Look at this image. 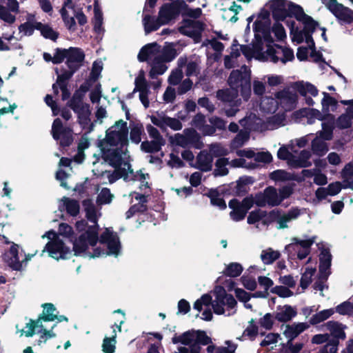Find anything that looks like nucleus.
<instances>
[{
  "instance_id": "41",
  "label": "nucleus",
  "mask_w": 353,
  "mask_h": 353,
  "mask_svg": "<svg viewBox=\"0 0 353 353\" xmlns=\"http://www.w3.org/2000/svg\"><path fill=\"white\" fill-rule=\"evenodd\" d=\"M68 70L62 69L61 74H59V70L57 68L55 70V72L57 74V78L54 83H69V81L72 77L74 74L77 71V68L74 67L72 68H68Z\"/></svg>"
},
{
  "instance_id": "40",
  "label": "nucleus",
  "mask_w": 353,
  "mask_h": 353,
  "mask_svg": "<svg viewBox=\"0 0 353 353\" xmlns=\"http://www.w3.org/2000/svg\"><path fill=\"white\" fill-rule=\"evenodd\" d=\"M309 112L307 114V123L312 124L314 122V119H316L319 121H324L327 118H330L332 120H334V116L332 114H326L322 113L319 110L315 108H310Z\"/></svg>"
},
{
  "instance_id": "46",
  "label": "nucleus",
  "mask_w": 353,
  "mask_h": 353,
  "mask_svg": "<svg viewBox=\"0 0 353 353\" xmlns=\"http://www.w3.org/2000/svg\"><path fill=\"white\" fill-rule=\"evenodd\" d=\"M270 178L275 181H287L295 179L292 174L284 170L273 171L270 174Z\"/></svg>"
},
{
  "instance_id": "58",
  "label": "nucleus",
  "mask_w": 353,
  "mask_h": 353,
  "mask_svg": "<svg viewBox=\"0 0 353 353\" xmlns=\"http://www.w3.org/2000/svg\"><path fill=\"white\" fill-rule=\"evenodd\" d=\"M181 15L196 19L202 14V10L200 8H190L188 5L181 8Z\"/></svg>"
},
{
  "instance_id": "22",
  "label": "nucleus",
  "mask_w": 353,
  "mask_h": 353,
  "mask_svg": "<svg viewBox=\"0 0 353 353\" xmlns=\"http://www.w3.org/2000/svg\"><path fill=\"white\" fill-rule=\"evenodd\" d=\"M296 314L297 312L294 307L285 305L277 307L275 319L279 322L285 323L291 321Z\"/></svg>"
},
{
  "instance_id": "54",
  "label": "nucleus",
  "mask_w": 353,
  "mask_h": 353,
  "mask_svg": "<svg viewBox=\"0 0 353 353\" xmlns=\"http://www.w3.org/2000/svg\"><path fill=\"white\" fill-rule=\"evenodd\" d=\"M60 14L67 28L72 32L77 29V24L74 17H69L68 12L65 8H61Z\"/></svg>"
},
{
  "instance_id": "5",
  "label": "nucleus",
  "mask_w": 353,
  "mask_h": 353,
  "mask_svg": "<svg viewBox=\"0 0 353 353\" xmlns=\"http://www.w3.org/2000/svg\"><path fill=\"white\" fill-rule=\"evenodd\" d=\"M101 243H105L108 245L109 252L108 253L101 251L99 248L94 250L93 254H90V258L99 257L107 254H114L117 256L120 250V242L117 234L109 228H105L100 237Z\"/></svg>"
},
{
  "instance_id": "18",
  "label": "nucleus",
  "mask_w": 353,
  "mask_h": 353,
  "mask_svg": "<svg viewBox=\"0 0 353 353\" xmlns=\"http://www.w3.org/2000/svg\"><path fill=\"white\" fill-rule=\"evenodd\" d=\"M85 59V53L82 49L76 47H70L68 49L66 65L68 68H77V70L83 65Z\"/></svg>"
},
{
  "instance_id": "3",
  "label": "nucleus",
  "mask_w": 353,
  "mask_h": 353,
  "mask_svg": "<svg viewBox=\"0 0 353 353\" xmlns=\"http://www.w3.org/2000/svg\"><path fill=\"white\" fill-rule=\"evenodd\" d=\"M216 299L212 302V307L214 312L217 314H223L225 311L224 306H226L228 312V316L232 315L235 313L234 309L236 305V301L234 298L225 292L223 288L219 287L215 289Z\"/></svg>"
},
{
  "instance_id": "27",
  "label": "nucleus",
  "mask_w": 353,
  "mask_h": 353,
  "mask_svg": "<svg viewBox=\"0 0 353 353\" xmlns=\"http://www.w3.org/2000/svg\"><path fill=\"white\" fill-rule=\"evenodd\" d=\"M77 114L78 122L83 128H85L90 122V105L88 103H84L80 108L74 111Z\"/></svg>"
},
{
  "instance_id": "45",
  "label": "nucleus",
  "mask_w": 353,
  "mask_h": 353,
  "mask_svg": "<svg viewBox=\"0 0 353 353\" xmlns=\"http://www.w3.org/2000/svg\"><path fill=\"white\" fill-rule=\"evenodd\" d=\"M69 83H53L52 88L53 93L55 96H57L59 93V90L61 91V100L66 101L70 99L71 92L69 89Z\"/></svg>"
},
{
  "instance_id": "26",
  "label": "nucleus",
  "mask_w": 353,
  "mask_h": 353,
  "mask_svg": "<svg viewBox=\"0 0 353 353\" xmlns=\"http://www.w3.org/2000/svg\"><path fill=\"white\" fill-rule=\"evenodd\" d=\"M212 157L208 152H201L196 157V168L202 172H209L212 168Z\"/></svg>"
},
{
  "instance_id": "47",
  "label": "nucleus",
  "mask_w": 353,
  "mask_h": 353,
  "mask_svg": "<svg viewBox=\"0 0 353 353\" xmlns=\"http://www.w3.org/2000/svg\"><path fill=\"white\" fill-rule=\"evenodd\" d=\"M85 95L76 90L71 99L67 102L66 105L71 108L73 111H76V109L80 108L81 105H83V99Z\"/></svg>"
},
{
  "instance_id": "19",
  "label": "nucleus",
  "mask_w": 353,
  "mask_h": 353,
  "mask_svg": "<svg viewBox=\"0 0 353 353\" xmlns=\"http://www.w3.org/2000/svg\"><path fill=\"white\" fill-rule=\"evenodd\" d=\"M326 330L330 332V336H332L333 339L332 341H338L339 339L344 340L346 338L345 330L347 328L345 325L335 321H330L324 324Z\"/></svg>"
},
{
  "instance_id": "55",
  "label": "nucleus",
  "mask_w": 353,
  "mask_h": 353,
  "mask_svg": "<svg viewBox=\"0 0 353 353\" xmlns=\"http://www.w3.org/2000/svg\"><path fill=\"white\" fill-rule=\"evenodd\" d=\"M114 335L109 338L105 337L103 341L102 350L104 353H114L115 351L116 344V332L113 331Z\"/></svg>"
},
{
  "instance_id": "11",
  "label": "nucleus",
  "mask_w": 353,
  "mask_h": 353,
  "mask_svg": "<svg viewBox=\"0 0 353 353\" xmlns=\"http://www.w3.org/2000/svg\"><path fill=\"white\" fill-rule=\"evenodd\" d=\"M315 242V237L308 239L301 240L298 238H294L292 243L286 245L285 250L292 252L293 251L297 253V257L302 260L310 254L311 245Z\"/></svg>"
},
{
  "instance_id": "8",
  "label": "nucleus",
  "mask_w": 353,
  "mask_h": 353,
  "mask_svg": "<svg viewBox=\"0 0 353 353\" xmlns=\"http://www.w3.org/2000/svg\"><path fill=\"white\" fill-rule=\"evenodd\" d=\"M187 6L183 0H175L163 3L159 8L158 16L165 25L176 19L181 13V8Z\"/></svg>"
},
{
  "instance_id": "63",
  "label": "nucleus",
  "mask_w": 353,
  "mask_h": 353,
  "mask_svg": "<svg viewBox=\"0 0 353 353\" xmlns=\"http://www.w3.org/2000/svg\"><path fill=\"white\" fill-rule=\"evenodd\" d=\"M10 12L6 6L0 5V19L9 24H12L15 21L16 17Z\"/></svg>"
},
{
  "instance_id": "29",
  "label": "nucleus",
  "mask_w": 353,
  "mask_h": 353,
  "mask_svg": "<svg viewBox=\"0 0 353 353\" xmlns=\"http://www.w3.org/2000/svg\"><path fill=\"white\" fill-rule=\"evenodd\" d=\"M36 30H39L41 34L47 39L56 41L59 38V33L53 30L48 24H43L41 22H37Z\"/></svg>"
},
{
  "instance_id": "23",
  "label": "nucleus",
  "mask_w": 353,
  "mask_h": 353,
  "mask_svg": "<svg viewBox=\"0 0 353 353\" xmlns=\"http://www.w3.org/2000/svg\"><path fill=\"white\" fill-rule=\"evenodd\" d=\"M103 154V159L108 162L112 167H118L122 164V157L117 150L105 149L101 148Z\"/></svg>"
},
{
  "instance_id": "39",
  "label": "nucleus",
  "mask_w": 353,
  "mask_h": 353,
  "mask_svg": "<svg viewBox=\"0 0 353 353\" xmlns=\"http://www.w3.org/2000/svg\"><path fill=\"white\" fill-rule=\"evenodd\" d=\"M157 46V43H148L143 46L138 54V60L140 62L147 61L150 56L154 54Z\"/></svg>"
},
{
  "instance_id": "12",
  "label": "nucleus",
  "mask_w": 353,
  "mask_h": 353,
  "mask_svg": "<svg viewBox=\"0 0 353 353\" xmlns=\"http://www.w3.org/2000/svg\"><path fill=\"white\" fill-rule=\"evenodd\" d=\"M326 6L329 10L344 23L350 24L353 22V10L338 3L337 0H329Z\"/></svg>"
},
{
  "instance_id": "34",
  "label": "nucleus",
  "mask_w": 353,
  "mask_h": 353,
  "mask_svg": "<svg viewBox=\"0 0 353 353\" xmlns=\"http://www.w3.org/2000/svg\"><path fill=\"white\" fill-rule=\"evenodd\" d=\"M83 205L86 212V217L94 223H97L99 216H101L99 210L91 202V200H83Z\"/></svg>"
},
{
  "instance_id": "33",
  "label": "nucleus",
  "mask_w": 353,
  "mask_h": 353,
  "mask_svg": "<svg viewBox=\"0 0 353 353\" xmlns=\"http://www.w3.org/2000/svg\"><path fill=\"white\" fill-rule=\"evenodd\" d=\"M239 95V92L236 89H221L216 92V97L223 102L232 103L235 101Z\"/></svg>"
},
{
  "instance_id": "44",
  "label": "nucleus",
  "mask_w": 353,
  "mask_h": 353,
  "mask_svg": "<svg viewBox=\"0 0 353 353\" xmlns=\"http://www.w3.org/2000/svg\"><path fill=\"white\" fill-rule=\"evenodd\" d=\"M135 88L133 92L139 91V92H150L148 83L145 77L143 70L139 71L138 77L135 79Z\"/></svg>"
},
{
  "instance_id": "57",
  "label": "nucleus",
  "mask_w": 353,
  "mask_h": 353,
  "mask_svg": "<svg viewBox=\"0 0 353 353\" xmlns=\"http://www.w3.org/2000/svg\"><path fill=\"white\" fill-rule=\"evenodd\" d=\"M336 125L341 130L347 129L352 126L351 117L350 114H342L340 115L336 121Z\"/></svg>"
},
{
  "instance_id": "52",
  "label": "nucleus",
  "mask_w": 353,
  "mask_h": 353,
  "mask_svg": "<svg viewBox=\"0 0 353 353\" xmlns=\"http://www.w3.org/2000/svg\"><path fill=\"white\" fill-rule=\"evenodd\" d=\"M229 163L228 158H219L215 163L216 169L214 170L215 176H225L228 174V169L225 167Z\"/></svg>"
},
{
  "instance_id": "31",
  "label": "nucleus",
  "mask_w": 353,
  "mask_h": 353,
  "mask_svg": "<svg viewBox=\"0 0 353 353\" xmlns=\"http://www.w3.org/2000/svg\"><path fill=\"white\" fill-rule=\"evenodd\" d=\"M165 62L161 58L155 57L152 61V68L149 72V76L151 79H154L157 75H161L167 70L168 67Z\"/></svg>"
},
{
  "instance_id": "9",
  "label": "nucleus",
  "mask_w": 353,
  "mask_h": 353,
  "mask_svg": "<svg viewBox=\"0 0 353 353\" xmlns=\"http://www.w3.org/2000/svg\"><path fill=\"white\" fill-rule=\"evenodd\" d=\"M72 130L69 127H63L59 118L54 120L52 125V135L54 140H60L61 147H69L73 142Z\"/></svg>"
},
{
  "instance_id": "37",
  "label": "nucleus",
  "mask_w": 353,
  "mask_h": 353,
  "mask_svg": "<svg viewBox=\"0 0 353 353\" xmlns=\"http://www.w3.org/2000/svg\"><path fill=\"white\" fill-rule=\"evenodd\" d=\"M334 312L335 310L333 308L321 310L311 316L310 319V323L312 325L319 324L328 319L334 314Z\"/></svg>"
},
{
  "instance_id": "48",
  "label": "nucleus",
  "mask_w": 353,
  "mask_h": 353,
  "mask_svg": "<svg viewBox=\"0 0 353 353\" xmlns=\"http://www.w3.org/2000/svg\"><path fill=\"white\" fill-rule=\"evenodd\" d=\"M229 186L223 185L214 189H210L207 192L203 194L204 196L209 197V199H220L221 196H228V191Z\"/></svg>"
},
{
  "instance_id": "38",
  "label": "nucleus",
  "mask_w": 353,
  "mask_h": 353,
  "mask_svg": "<svg viewBox=\"0 0 353 353\" xmlns=\"http://www.w3.org/2000/svg\"><path fill=\"white\" fill-rule=\"evenodd\" d=\"M280 256L281 254L279 251L269 248L261 252V259L264 264L269 265L278 259Z\"/></svg>"
},
{
  "instance_id": "32",
  "label": "nucleus",
  "mask_w": 353,
  "mask_h": 353,
  "mask_svg": "<svg viewBox=\"0 0 353 353\" xmlns=\"http://www.w3.org/2000/svg\"><path fill=\"white\" fill-rule=\"evenodd\" d=\"M165 144V141H144L141 144V149L146 153H155L159 152Z\"/></svg>"
},
{
  "instance_id": "49",
  "label": "nucleus",
  "mask_w": 353,
  "mask_h": 353,
  "mask_svg": "<svg viewBox=\"0 0 353 353\" xmlns=\"http://www.w3.org/2000/svg\"><path fill=\"white\" fill-rule=\"evenodd\" d=\"M245 199H279V195L276 188L268 186L264 190L263 194H257L255 197L250 194Z\"/></svg>"
},
{
  "instance_id": "4",
  "label": "nucleus",
  "mask_w": 353,
  "mask_h": 353,
  "mask_svg": "<svg viewBox=\"0 0 353 353\" xmlns=\"http://www.w3.org/2000/svg\"><path fill=\"white\" fill-rule=\"evenodd\" d=\"M319 274L317 281L314 285L315 290L321 292V295L324 296L323 290L327 288L325 284L329 275L330 274V266L332 256L327 249H323L320 254Z\"/></svg>"
},
{
  "instance_id": "6",
  "label": "nucleus",
  "mask_w": 353,
  "mask_h": 353,
  "mask_svg": "<svg viewBox=\"0 0 353 353\" xmlns=\"http://www.w3.org/2000/svg\"><path fill=\"white\" fill-rule=\"evenodd\" d=\"M182 26L178 28L179 32L190 38H192L195 43L201 42L202 32L205 30V23L199 20H192L190 19H183L182 20Z\"/></svg>"
},
{
  "instance_id": "56",
  "label": "nucleus",
  "mask_w": 353,
  "mask_h": 353,
  "mask_svg": "<svg viewBox=\"0 0 353 353\" xmlns=\"http://www.w3.org/2000/svg\"><path fill=\"white\" fill-rule=\"evenodd\" d=\"M243 271V267L237 263H232L229 264L223 273L225 275L230 277H236L241 274Z\"/></svg>"
},
{
  "instance_id": "61",
  "label": "nucleus",
  "mask_w": 353,
  "mask_h": 353,
  "mask_svg": "<svg viewBox=\"0 0 353 353\" xmlns=\"http://www.w3.org/2000/svg\"><path fill=\"white\" fill-rule=\"evenodd\" d=\"M334 310L341 315H350L353 314V303L345 301L336 306Z\"/></svg>"
},
{
  "instance_id": "28",
  "label": "nucleus",
  "mask_w": 353,
  "mask_h": 353,
  "mask_svg": "<svg viewBox=\"0 0 353 353\" xmlns=\"http://www.w3.org/2000/svg\"><path fill=\"white\" fill-rule=\"evenodd\" d=\"M293 88L303 97H306L307 93H310L312 97H316L319 94L316 87L309 82H296Z\"/></svg>"
},
{
  "instance_id": "13",
  "label": "nucleus",
  "mask_w": 353,
  "mask_h": 353,
  "mask_svg": "<svg viewBox=\"0 0 353 353\" xmlns=\"http://www.w3.org/2000/svg\"><path fill=\"white\" fill-rule=\"evenodd\" d=\"M282 108L286 111H292L296 105L298 96L296 93L291 92L289 89H283L276 92L274 94Z\"/></svg>"
},
{
  "instance_id": "60",
  "label": "nucleus",
  "mask_w": 353,
  "mask_h": 353,
  "mask_svg": "<svg viewBox=\"0 0 353 353\" xmlns=\"http://www.w3.org/2000/svg\"><path fill=\"white\" fill-rule=\"evenodd\" d=\"M249 139L250 132L247 130H241L234 138L232 142L236 147H241Z\"/></svg>"
},
{
  "instance_id": "16",
  "label": "nucleus",
  "mask_w": 353,
  "mask_h": 353,
  "mask_svg": "<svg viewBox=\"0 0 353 353\" xmlns=\"http://www.w3.org/2000/svg\"><path fill=\"white\" fill-rule=\"evenodd\" d=\"M23 252L19 250L17 244L11 245L10 250L4 254V261L12 269L19 270L21 268L23 259Z\"/></svg>"
},
{
  "instance_id": "14",
  "label": "nucleus",
  "mask_w": 353,
  "mask_h": 353,
  "mask_svg": "<svg viewBox=\"0 0 353 353\" xmlns=\"http://www.w3.org/2000/svg\"><path fill=\"white\" fill-rule=\"evenodd\" d=\"M254 182V179L252 176H245L240 177L236 184L232 183L226 185L230 187V188H228L229 191H228V195L241 197L245 196V198L247 196L246 194L248 191V185L253 184Z\"/></svg>"
},
{
  "instance_id": "17",
  "label": "nucleus",
  "mask_w": 353,
  "mask_h": 353,
  "mask_svg": "<svg viewBox=\"0 0 353 353\" xmlns=\"http://www.w3.org/2000/svg\"><path fill=\"white\" fill-rule=\"evenodd\" d=\"M288 2L286 0H272L270 10L275 21H284L289 15Z\"/></svg>"
},
{
  "instance_id": "43",
  "label": "nucleus",
  "mask_w": 353,
  "mask_h": 353,
  "mask_svg": "<svg viewBox=\"0 0 353 353\" xmlns=\"http://www.w3.org/2000/svg\"><path fill=\"white\" fill-rule=\"evenodd\" d=\"M300 22L303 24V30L305 32V34H313L319 26V23L308 14H306Z\"/></svg>"
},
{
  "instance_id": "50",
  "label": "nucleus",
  "mask_w": 353,
  "mask_h": 353,
  "mask_svg": "<svg viewBox=\"0 0 353 353\" xmlns=\"http://www.w3.org/2000/svg\"><path fill=\"white\" fill-rule=\"evenodd\" d=\"M42 307H43L41 317L43 321H53L56 320L57 315L54 314L56 308L52 303H44Z\"/></svg>"
},
{
  "instance_id": "62",
  "label": "nucleus",
  "mask_w": 353,
  "mask_h": 353,
  "mask_svg": "<svg viewBox=\"0 0 353 353\" xmlns=\"http://www.w3.org/2000/svg\"><path fill=\"white\" fill-rule=\"evenodd\" d=\"M177 53L176 50L174 48H164L162 54L160 55H158L157 57L159 58H161V60H163L164 62H170L173 59H175L176 57Z\"/></svg>"
},
{
  "instance_id": "24",
  "label": "nucleus",
  "mask_w": 353,
  "mask_h": 353,
  "mask_svg": "<svg viewBox=\"0 0 353 353\" xmlns=\"http://www.w3.org/2000/svg\"><path fill=\"white\" fill-rule=\"evenodd\" d=\"M263 39L266 42V54L270 57V60L274 63H276L279 61V58L276 56V50L274 48V39L271 35V28L262 33Z\"/></svg>"
},
{
  "instance_id": "53",
  "label": "nucleus",
  "mask_w": 353,
  "mask_h": 353,
  "mask_svg": "<svg viewBox=\"0 0 353 353\" xmlns=\"http://www.w3.org/2000/svg\"><path fill=\"white\" fill-rule=\"evenodd\" d=\"M334 123H323L322 130L319 132L318 137L325 140L330 141L333 137Z\"/></svg>"
},
{
  "instance_id": "64",
  "label": "nucleus",
  "mask_w": 353,
  "mask_h": 353,
  "mask_svg": "<svg viewBox=\"0 0 353 353\" xmlns=\"http://www.w3.org/2000/svg\"><path fill=\"white\" fill-rule=\"evenodd\" d=\"M271 22L262 20H256L253 24V30L255 34L263 33L271 28Z\"/></svg>"
},
{
  "instance_id": "21",
  "label": "nucleus",
  "mask_w": 353,
  "mask_h": 353,
  "mask_svg": "<svg viewBox=\"0 0 353 353\" xmlns=\"http://www.w3.org/2000/svg\"><path fill=\"white\" fill-rule=\"evenodd\" d=\"M142 22L145 34L157 31L161 26L165 25L159 16L156 18L150 14L143 15Z\"/></svg>"
},
{
  "instance_id": "10",
  "label": "nucleus",
  "mask_w": 353,
  "mask_h": 353,
  "mask_svg": "<svg viewBox=\"0 0 353 353\" xmlns=\"http://www.w3.org/2000/svg\"><path fill=\"white\" fill-rule=\"evenodd\" d=\"M99 240L98 231L95 228H91L82 234L73 243L75 254L84 252L89 246H94Z\"/></svg>"
},
{
  "instance_id": "7",
  "label": "nucleus",
  "mask_w": 353,
  "mask_h": 353,
  "mask_svg": "<svg viewBox=\"0 0 353 353\" xmlns=\"http://www.w3.org/2000/svg\"><path fill=\"white\" fill-rule=\"evenodd\" d=\"M46 236L52 240L46 246L51 257L59 260L60 259H66L71 254L70 249L64 245L63 241L59 239L57 234L53 232H49L43 235V237Z\"/></svg>"
},
{
  "instance_id": "42",
  "label": "nucleus",
  "mask_w": 353,
  "mask_h": 353,
  "mask_svg": "<svg viewBox=\"0 0 353 353\" xmlns=\"http://www.w3.org/2000/svg\"><path fill=\"white\" fill-rule=\"evenodd\" d=\"M288 11L289 12V17H294L298 21L301 19L307 14L305 13L303 8L293 2H288Z\"/></svg>"
},
{
  "instance_id": "51",
  "label": "nucleus",
  "mask_w": 353,
  "mask_h": 353,
  "mask_svg": "<svg viewBox=\"0 0 353 353\" xmlns=\"http://www.w3.org/2000/svg\"><path fill=\"white\" fill-rule=\"evenodd\" d=\"M315 272V268H305L304 272L301 276L300 281V285L303 290L306 289L308 287V285L311 283L312 276L314 275Z\"/></svg>"
},
{
  "instance_id": "35",
  "label": "nucleus",
  "mask_w": 353,
  "mask_h": 353,
  "mask_svg": "<svg viewBox=\"0 0 353 353\" xmlns=\"http://www.w3.org/2000/svg\"><path fill=\"white\" fill-rule=\"evenodd\" d=\"M323 98L321 100L322 112L326 114H330V107H331L332 111H335L337 108L338 101L337 100L332 97L329 93L323 92Z\"/></svg>"
},
{
  "instance_id": "2",
  "label": "nucleus",
  "mask_w": 353,
  "mask_h": 353,
  "mask_svg": "<svg viewBox=\"0 0 353 353\" xmlns=\"http://www.w3.org/2000/svg\"><path fill=\"white\" fill-rule=\"evenodd\" d=\"M114 126H120V130L118 131L116 130H112V128H113L114 126L107 130L105 137L99 141L98 146L99 148L104 147L105 144L110 146H117L119 143L122 146L128 145V128L127 123L121 119L115 122Z\"/></svg>"
},
{
  "instance_id": "15",
  "label": "nucleus",
  "mask_w": 353,
  "mask_h": 353,
  "mask_svg": "<svg viewBox=\"0 0 353 353\" xmlns=\"http://www.w3.org/2000/svg\"><path fill=\"white\" fill-rule=\"evenodd\" d=\"M252 201V200H242L241 202L239 200H230L229 207L232 209L230 212L231 218L236 221L243 219L251 208Z\"/></svg>"
},
{
  "instance_id": "1",
  "label": "nucleus",
  "mask_w": 353,
  "mask_h": 353,
  "mask_svg": "<svg viewBox=\"0 0 353 353\" xmlns=\"http://www.w3.org/2000/svg\"><path fill=\"white\" fill-rule=\"evenodd\" d=\"M173 342L181 343L188 346L179 347L176 353H202L201 345L212 343V340L204 331L190 330L174 338Z\"/></svg>"
},
{
  "instance_id": "25",
  "label": "nucleus",
  "mask_w": 353,
  "mask_h": 353,
  "mask_svg": "<svg viewBox=\"0 0 353 353\" xmlns=\"http://www.w3.org/2000/svg\"><path fill=\"white\" fill-rule=\"evenodd\" d=\"M309 325L305 323H298L292 325H287L285 327L283 334L288 339V341H292L299 334L307 329Z\"/></svg>"
},
{
  "instance_id": "20",
  "label": "nucleus",
  "mask_w": 353,
  "mask_h": 353,
  "mask_svg": "<svg viewBox=\"0 0 353 353\" xmlns=\"http://www.w3.org/2000/svg\"><path fill=\"white\" fill-rule=\"evenodd\" d=\"M250 74L243 72L240 70H234L230 72L228 83L232 89L239 91V86L244 83V81L250 79Z\"/></svg>"
},
{
  "instance_id": "36",
  "label": "nucleus",
  "mask_w": 353,
  "mask_h": 353,
  "mask_svg": "<svg viewBox=\"0 0 353 353\" xmlns=\"http://www.w3.org/2000/svg\"><path fill=\"white\" fill-rule=\"evenodd\" d=\"M324 141L318 137L312 140V150L314 154L322 157L328 151L327 144Z\"/></svg>"
},
{
  "instance_id": "59",
  "label": "nucleus",
  "mask_w": 353,
  "mask_h": 353,
  "mask_svg": "<svg viewBox=\"0 0 353 353\" xmlns=\"http://www.w3.org/2000/svg\"><path fill=\"white\" fill-rule=\"evenodd\" d=\"M142 130H143V125H142V124H139V123L134 125L131 128L130 138V140L133 143L138 144L141 142Z\"/></svg>"
},
{
  "instance_id": "30",
  "label": "nucleus",
  "mask_w": 353,
  "mask_h": 353,
  "mask_svg": "<svg viewBox=\"0 0 353 353\" xmlns=\"http://www.w3.org/2000/svg\"><path fill=\"white\" fill-rule=\"evenodd\" d=\"M301 214V210L294 208L288 213L281 216L276 221L279 229H284L288 228V223L296 219Z\"/></svg>"
}]
</instances>
